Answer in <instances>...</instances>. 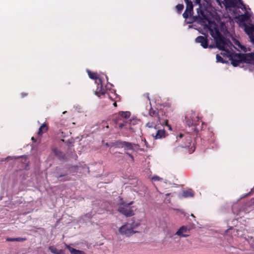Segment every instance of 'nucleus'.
Wrapping results in <instances>:
<instances>
[{"mask_svg":"<svg viewBox=\"0 0 254 254\" xmlns=\"http://www.w3.org/2000/svg\"><path fill=\"white\" fill-rule=\"evenodd\" d=\"M221 7H225L230 18L236 21L242 26L253 44L252 48H247L242 45L239 41L234 40V45L227 40L223 35L227 32L225 24L216 20L210 21L204 9V6L201 3V0H195V3L199 4L197 9L198 16L203 30L208 31L213 38L217 48L223 51L221 54L230 58L233 66H236L241 63H247L254 64V16L251 10L243 3L241 0H216Z\"/></svg>","mask_w":254,"mask_h":254,"instance_id":"f257e3e1","label":"nucleus"},{"mask_svg":"<svg viewBox=\"0 0 254 254\" xmlns=\"http://www.w3.org/2000/svg\"><path fill=\"white\" fill-rule=\"evenodd\" d=\"M130 114L128 112H123L119 114L118 118L116 120V124L118 125L121 129L125 128L126 129H130L134 131V128L132 127V125H134L137 122L136 120H130L127 119L129 117Z\"/></svg>","mask_w":254,"mask_h":254,"instance_id":"f03ea898","label":"nucleus"},{"mask_svg":"<svg viewBox=\"0 0 254 254\" xmlns=\"http://www.w3.org/2000/svg\"><path fill=\"white\" fill-rule=\"evenodd\" d=\"M150 115L151 116H154V119L151 122L147 123L146 126L151 129H154L156 132L155 133L152 132L151 135L155 139H159L164 138L166 136V131L164 129H159L158 126L160 125L158 120H156V112L155 111H150Z\"/></svg>","mask_w":254,"mask_h":254,"instance_id":"7ed1b4c3","label":"nucleus"},{"mask_svg":"<svg viewBox=\"0 0 254 254\" xmlns=\"http://www.w3.org/2000/svg\"><path fill=\"white\" fill-rule=\"evenodd\" d=\"M132 203V201L128 203H121L118 208L119 211L126 216H132L134 214V211L132 207L130 206Z\"/></svg>","mask_w":254,"mask_h":254,"instance_id":"20e7f679","label":"nucleus"},{"mask_svg":"<svg viewBox=\"0 0 254 254\" xmlns=\"http://www.w3.org/2000/svg\"><path fill=\"white\" fill-rule=\"evenodd\" d=\"M130 223H127L119 228L117 234L124 237H129L133 235V230L130 227Z\"/></svg>","mask_w":254,"mask_h":254,"instance_id":"39448f33","label":"nucleus"},{"mask_svg":"<svg viewBox=\"0 0 254 254\" xmlns=\"http://www.w3.org/2000/svg\"><path fill=\"white\" fill-rule=\"evenodd\" d=\"M190 227L182 226L176 231L175 234L180 237H187L190 236Z\"/></svg>","mask_w":254,"mask_h":254,"instance_id":"423d86ee","label":"nucleus"},{"mask_svg":"<svg viewBox=\"0 0 254 254\" xmlns=\"http://www.w3.org/2000/svg\"><path fill=\"white\" fill-rule=\"evenodd\" d=\"M186 3V9L183 14L185 18H187L189 15L191 14L193 10V4L190 0H184Z\"/></svg>","mask_w":254,"mask_h":254,"instance_id":"0eeeda50","label":"nucleus"},{"mask_svg":"<svg viewBox=\"0 0 254 254\" xmlns=\"http://www.w3.org/2000/svg\"><path fill=\"white\" fill-rule=\"evenodd\" d=\"M123 146L125 147L126 150H132L134 151H137L140 150L139 146L135 144H131L127 142H123L122 143Z\"/></svg>","mask_w":254,"mask_h":254,"instance_id":"6e6552de","label":"nucleus"},{"mask_svg":"<svg viewBox=\"0 0 254 254\" xmlns=\"http://www.w3.org/2000/svg\"><path fill=\"white\" fill-rule=\"evenodd\" d=\"M130 224L131 226L130 227L133 230V234L140 231L141 229H140V227L141 226V223L140 221H134Z\"/></svg>","mask_w":254,"mask_h":254,"instance_id":"1a4fd4ad","label":"nucleus"},{"mask_svg":"<svg viewBox=\"0 0 254 254\" xmlns=\"http://www.w3.org/2000/svg\"><path fill=\"white\" fill-rule=\"evenodd\" d=\"M197 117L195 114H192L191 115L188 114L186 117V122L189 126L192 125H196V121L194 119V117Z\"/></svg>","mask_w":254,"mask_h":254,"instance_id":"9d476101","label":"nucleus"},{"mask_svg":"<svg viewBox=\"0 0 254 254\" xmlns=\"http://www.w3.org/2000/svg\"><path fill=\"white\" fill-rule=\"evenodd\" d=\"M195 41L197 43H200L201 46L204 48L208 47V42L207 39L203 36H198L196 39Z\"/></svg>","mask_w":254,"mask_h":254,"instance_id":"9b49d317","label":"nucleus"},{"mask_svg":"<svg viewBox=\"0 0 254 254\" xmlns=\"http://www.w3.org/2000/svg\"><path fill=\"white\" fill-rule=\"evenodd\" d=\"M156 120H158L159 123L162 126H163L164 125L166 126L170 130H172L171 126L168 124V121L166 119H164L163 118H161L158 115L156 114Z\"/></svg>","mask_w":254,"mask_h":254,"instance_id":"f8f14e48","label":"nucleus"},{"mask_svg":"<svg viewBox=\"0 0 254 254\" xmlns=\"http://www.w3.org/2000/svg\"><path fill=\"white\" fill-rule=\"evenodd\" d=\"M97 84V88L96 90L95 91V94L97 95L98 97H100L101 95H104L105 93V90L103 88L102 85V82H99Z\"/></svg>","mask_w":254,"mask_h":254,"instance_id":"ddd939ff","label":"nucleus"},{"mask_svg":"<svg viewBox=\"0 0 254 254\" xmlns=\"http://www.w3.org/2000/svg\"><path fill=\"white\" fill-rule=\"evenodd\" d=\"M65 247L69 250L71 254H85L84 252L74 249L69 245H66Z\"/></svg>","mask_w":254,"mask_h":254,"instance_id":"4468645a","label":"nucleus"},{"mask_svg":"<svg viewBox=\"0 0 254 254\" xmlns=\"http://www.w3.org/2000/svg\"><path fill=\"white\" fill-rule=\"evenodd\" d=\"M88 73L90 78L95 79L96 83H98V82H102L101 77H98L96 73H92L89 70H88Z\"/></svg>","mask_w":254,"mask_h":254,"instance_id":"2eb2a0df","label":"nucleus"},{"mask_svg":"<svg viewBox=\"0 0 254 254\" xmlns=\"http://www.w3.org/2000/svg\"><path fill=\"white\" fill-rule=\"evenodd\" d=\"M193 195V192L191 189H188L183 191L182 196L184 197H192Z\"/></svg>","mask_w":254,"mask_h":254,"instance_id":"dca6fc26","label":"nucleus"},{"mask_svg":"<svg viewBox=\"0 0 254 254\" xmlns=\"http://www.w3.org/2000/svg\"><path fill=\"white\" fill-rule=\"evenodd\" d=\"M48 129V127L46 124L44 123L42 124V125L40 127L38 131V134H41L44 132H45Z\"/></svg>","mask_w":254,"mask_h":254,"instance_id":"f3484780","label":"nucleus"},{"mask_svg":"<svg viewBox=\"0 0 254 254\" xmlns=\"http://www.w3.org/2000/svg\"><path fill=\"white\" fill-rule=\"evenodd\" d=\"M26 239L25 238H8L6 239V241L8 242H12V241H18V242H23Z\"/></svg>","mask_w":254,"mask_h":254,"instance_id":"a211bd4d","label":"nucleus"},{"mask_svg":"<svg viewBox=\"0 0 254 254\" xmlns=\"http://www.w3.org/2000/svg\"><path fill=\"white\" fill-rule=\"evenodd\" d=\"M49 250L54 254H57L58 251V250L55 246L49 247Z\"/></svg>","mask_w":254,"mask_h":254,"instance_id":"6ab92c4d","label":"nucleus"},{"mask_svg":"<svg viewBox=\"0 0 254 254\" xmlns=\"http://www.w3.org/2000/svg\"><path fill=\"white\" fill-rule=\"evenodd\" d=\"M176 9L178 12H181L184 8V5L182 4H179L176 5Z\"/></svg>","mask_w":254,"mask_h":254,"instance_id":"aec40b11","label":"nucleus"},{"mask_svg":"<svg viewBox=\"0 0 254 254\" xmlns=\"http://www.w3.org/2000/svg\"><path fill=\"white\" fill-rule=\"evenodd\" d=\"M216 61L217 62L224 63V61L223 60L222 57L218 55H216Z\"/></svg>","mask_w":254,"mask_h":254,"instance_id":"412c9836","label":"nucleus"},{"mask_svg":"<svg viewBox=\"0 0 254 254\" xmlns=\"http://www.w3.org/2000/svg\"><path fill=\"white\" fill-rule=\"evenodd\" d=\"M152 180L154 181H160L161 179L158 176H154L152 178Z\"/></svg>","mask_w":254,"mask_h":254,"instance_id":"4be33fe9","label":"nucleus"},{"mask_svg":"<svg viewBox=\"0 0 254 254\" xmlns=\"http://www.w3.org/2000/svg\"><path fill=\"white\" fill-rule=\"evenodd\" d=\"M57 254H65L64 251L63 250H58Z\"/></svg>","mask_w":254,"mask_h":254,"instance_id":"5701e85b","label":"nucleus"},{"mask_svg":"<svg viewBox=\"0 0 254 254\" xmlns=\"http://www.w3.org/2000/svg\"><path fill=\"white\" fill-rule=\"evenodd\" d=\"M183 135L182 134H180L179 135V137H180V138H182V137H183Z\"/></svg>","mask_w":254,"mask_h":254,"instance_id":"b1692460","label":"nucleus"},{"mask_svg":"<svg viewBox=\"0 0 254 254\" xmlns=\"http://www.w3.org/2000/svg\"><path fill=\"white\" fill-rule=\"evenodd\" d=\"M114 106L115 107L117 106V104H116V102L114 103Z\"/></svg>","mask_w":254,"mask_h":254,"instance_id":"393cba45","label":"nucleus"},{"mask_svg":"<svg viewBox=\"0 0 254 254\" xmlns=\"http://www.w3.org/2000/svg\"><path fill=\"white\" fill-rule=\"evenodd\" d=\"M129 155L130 156V157H131V159L132 160L133 159V157L131 155H130V154H129Z\"/></svg>","mask_w":254,"mask_h":254,"instance_id":"a878e982","label":"nucleus"},{"mask_svg":"<svg viewBox=\"0 0 254 254\" xmlns=\"http://www.w3.org/2000/svg\"><path fill=\"white\" fill-rule=\"evenodd\" d=\"M209 47H210V48H213V46H209Z\"/></svg>","mask_w":254,"mask_h":254,"instance_id":"bb28decb","label":"nucleus"},{"mask_svg":"<svg viewBox=\"0 0 254 254\" xmlns=\"http://www.w3.org/2000/svg\"><path fill=\"white\" fill-rule=\"evenodd\" d=\"M109 98H112V97H111V95H109Z\"/></svg>","mask_w":254,"mask_h":254,"instance_id":"cd10ccee","label":"nucleus"},{"mask_svg":"<svg viewBox=\"0 0 254 254\" xmlns=\"http://www.w3.org/2000/svg\"><path fill=\"white\" fill-rule=\"evenodd\" d=\"M114 96H115L116 97H117V95L116 94H114Z\"/></svg>","mask_w":254,"mask_h":254,"instance_id":"c85d7f7f","label":"nucleus"},{"mask_svg":"<svg viewBox=\"0 0 254 254\" xmlns=\"http://www.w3.org/2000/svg\"><path fill=\"white\" fill-rule=\"evenodd\" d=\"M32 140H34V139L33 137H32Z\"/></svg>","mask_w":254,"mask_h":254,"instance_id":"c756f323","label":"nucleus"},{"mask_svg":"<svg viewBox=\"0 0 254 254\" xmlns=\"http://www.w3.org/2000/svg\"><path fill=\"white\" fill-rule=\"evenodd\" d=\"M147 98H148V100H149L148 96H147Z\"/></svg>","mask_w":254,"mask_h":254,"instance_id":"7c9ffc66","label":"nucleus"}]
</instances>
